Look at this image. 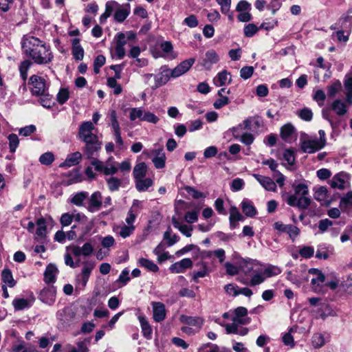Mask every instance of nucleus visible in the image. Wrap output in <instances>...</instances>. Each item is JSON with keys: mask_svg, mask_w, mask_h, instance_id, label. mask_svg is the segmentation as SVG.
Here are the masks:
<instances>
[{"mask_svg": "<svg viewBox=\"0 0 352 352\" xmlns=\"http://www.w3.org/2000/svg\"><path fill=\"white\" fill-rule=\"evenodd\" d=\"M22 47L25 53L37 64H46L53 58L50 46L34 36L25 37Z\"/></svg>", "mask_w": 352, "mask_h": 352, "instance_id": "nucleus-1", "label": "nucleus"}, {"mask_svg": "<svg viewBox=\"0 0 352 352\" xmlns=\"http://www.w3.org/2000/svg\"><path fill=\"white\" fill-rule=\"evenodd\" d=\"M8 141H9V146H10V151L11 153L15 152L19 143V138L18 136L14 133H11L8 137Z\"/></svg>", "mask_w": 352, "mask_h": 352, "instance_id": "nucleus-58", "label": "nucleus"}, {"mask_svg": "<svg viewBox=\"0 0 352 352\" xmlns=\"http://www.w3.org/2000/svg\"><path fill=\"white\" fill-rule=\"evenodd\" d=\"M72 228L77 230L78 240L83 241L89 235L93 228V223L88 220L82 223L74 225Z\"/></svg>", "mask_w": 352, "mask_h": 352, "instance_id": "nucleus-10", "label": "nucleus"}, {"mask_svg": "<svg viewBox=\"0 0 352 352\" xmlns=\"http://www.w3.org/2000/svg\"><path fill=\"white\" fill-rule=\"evenodd\" d=\"M95 263L91 261L82 262V267L80 274L76 276L77 287L83 289L87 285L91 272L95 267Z\"/></svg>", "mask_w": 352, "mask_h": 352, "instance_id": "nucleus-4", "label": "nucleus"}, {"mask_svg": "<svg viewBox=\"0 0 352 352\" xmlns=\"http://www.w3.org/2000/svg\"><path fill=\"white\" fill-rule=\"evenodd\" d=\"M138 320L140 323L143 336L147 339L151 338L153 330L146 317L144 316H139Z\"/></svg>", "mask_w": 352, "mask_h": 352, "instance_id": "nucleus-33", "label": "nucleus"}, {"mask_svg": "<svg viewBox=\"0 0 352 352\" xmlns=\"http://www.w3.org/2000/svg\"><path fill=\"white\" fill-rule=\"evenodd\" d=\"M56 318L63 323H67L72 320V318H73V315L71 313L70 309L68 307H65L57 311Z\"/></svg>", "mask_w": 352, "mask_h": 352, "instance_id": "nucleus-38", "label": "nucleus"}, {"mask_svg": "<svg viewBox=\"0 0 352 352\" xmlns=\"http://www.w3.org/2000/svg\"><path fill=\"white\" fill-rule=\"evenodd\" d=\"M54 160V155L51 152H46L39 157V162L43 165H50Z\"/></svg>", "mask_w": 352, "mask_h": 352, "instance_id": "nucleus-56", "label": "nucleus"}, {"mask_svg": "<svg viewBox=\"0 0 352 352\" xmlns=\"http://www.w3.org/2000/svg\"><path fill=\"white\" fill-rule=\"evenodd\" d=\"M1 280L5 285L13 287L16 281L13 278L12 272L9 269H4L1 272Z\"/></svg>", "mask_w": 352, "mask_h": 352, "instance_id": "nucleus-36", "label": "nucleus"}, {"mask_svg": "<svg viewBox=\"0 0 352 352\" xmlns=\"http://www.w3.org/2000/svg\"><path fill=\"white\" fill-rule=\"evenodd\" d=\"M34 301V298L32 300H28L25 298H16L12 301V305L15 310H22L25 308L30 307Z\"/></svg>", "mask_w": 352, "mask_h": 352, "instance_id": "nucleus-39", "label": "nucleus"}, {"mask_svg": "<svg viewBox=\"0 0 352 352\" xmlns=\"http://www.w3.org/2000/svg\"><path fill=\"white\" fill-rule=\"evenodd\" d=\"M144 109L142 108H131L129 110V119L131 121H135L139 119L140 121H142L144 116Z\"/></svg>", "mask_w": 352, "mask_h": 352, "instance_id": "nucleus-47", "label": "nucleus"}, {"mask_svg": "<svg viewBox=\"0 0 352 352\" xmlns=\"http://www.w3.org/2000/svg\"><path fill=\"white\" fill-rule=\"evenodd\" d=\"M164 239L168 241V245L171 246L179 241V236L176 234L171 236V229L168 228L164 234Z\"/></svg>", "mask_w": 352, "mask_h": 352, "instance_id": "nucleus-62", "label": "nucleus"}, {"mask_svg": "<svg viewBox=\"0 0 352 352\" xmlns=\"http://www.w3.org/2000/svg\"><path fill=\"white\" fill-rule=\"evenodd\" d=\"M71 252L75 256H89L94 252V246L89 242L83 244L82 247L73 245L70 248Z\"/></svg>", "mask_w": 352, "mask_h": 352, "instance_id": "nucleus-13", "label": "nucleus"}, {"mask_svg": "<svg viewBox=\"0 0 352 352\" xmlns=\"http://www.w3.org/2000/svg\"><path fill=\"white\" fill-rule=\"evenodd\" d=\"M331 109L338 116H344L348 111L346 103L340 99L335 100L331 104Z\"/></svg>", "mask_w": 352, "mask_h": 352, "instance_id": "nucleus-25", "label": "nucleus"}, {"mask_svg": "<svg viewBox=\"0 0 352 352\" xmlns=\"http://www.w3.org/2000/svg\"><path fill=\"white\" fill-rule=\"evenodd\" d=\"M225 327L226 333L228 334L234 333L240 336H245L248 334L249 329L246 327H236L234 324H221Z\"/></svg>", "mask_w": 352, "mask_h": 352, "instance_id": "nucleus-30", "label": "nucleus"}, {"mask_svg": "<svg viewBox=\"0 0 352 352\" xmlns=\"http://www.w3.org/2000/svg\"><path fill=\"white\" fill-rule=\"evenodd\" d=\"M293 188L294 194L287 197V204L300 209L307 208L311 204L310 198L307 197L309 192L307 186L305 184H298L294 185Z\"/></svg>", "mask_w": 352, "mask_h": 352, "instance_id": "nucleus-2", "label": "nucleus"}, {"mask_svg": "<svg viewBox=\"0 0 352 352\" xmlns=\"http://www.w3.org/2000/svg\"><path fill=\"white\" fill-rule=\"evenodd\" d=\"M192 261L190 258H183L170 265L169 270L172 273L179 274L184 272L186 269L191 268Z\"/></svg>", "mask_w": 352, "mask_h": 352, "instance_id": "nucleus-16", "label": "nucleus"}, {"mask_svg": "<svg viewBox=\"0 0 352 352\" xmlns=\"http://www.w3.org/2000/svg\"><path fill=\"white\" fill-rule=\"evenodd\" d=\"M328 196V190L324 186H320L318 188L315 193H314V198L320 201H326Z\"/></svg>", "mask_w": 352, "mask_h": 352, "instance_id": "nucleus-52", "label": "nucleus"}, {"mask_svg": "<svg viewBox=\"0 0 352 352\" xmlns=\"http://www.w3.org/2000/svg\"><path fill=\"white\" fill-rule=\"evenodd\" d=\"M82 159L81 153L76 151L69 154L65 160L60 164V167H71L78 164Z\"/></svg>", "mask_w": 352, "mask_h": 352, "instance_id": "nucleus-20", "label": "nucleus"}, {"mask_svg": "<svg viewBox=\"0 0 352 352\" xmlns=\"http://www.w3.org/2000/svg\"><path fill=\"white\" fill-rule=\"evenodd\" d=\"M184 24L190 28H196L199 25L197 17L194 14H190L184 20Z\"/></svg>", "mask_w": 352, "mask_h": 352, "instance_id": "nucleus-63", "label": "nucleus"}, {"mask_svg": "<svg viewBox=\"0 0 352 352\" xmlns=\"http://www.w3.org/2000/svg\"><path fill=\"white\" fill-rule=\"evenodd\" d=\"M258 29L259 28L255 24L249 23L244 27V29H243L244 34L247 37H252L255 34H256Z\"/></svg>", "mask_w": 352, "mask_h": 352, "instance_id": "nucleus-60", "label": "nucleus"}, {"mask_svg": "<svg viewBox=\"0 0 352 352\" xmlns=\"http://www.w3.org/2000/svg\"><path fill=\"white\" fill-rule=\"evenodd\" d=\"M349 207H352V191L348 192L340 201V208L342 211H345Z\"/></svg>", "mask_w": 352, "mask_h": 352, "instance_id": "nucleus-45", "label": "nucleus"}, {"mask_svg": "<svg viewBox=\"0 0 352 352\" xmlns=\"http://www.w3.org/2000/svg\"><path fill=\"white\" fill-rule=\"evenodd\" d=\"M197 266L201 267L200 270L193 272V280L195 282H198L199 278H204L210 274V269L205 261H200L196 264Z\"/></svg>", "mask_w": 352, "mask_h": 352, "instance_id": "nucleus-29", "label": "nucleus"}, {"mask_svg": "<svg viewBox=\"0 0 352 352\" xmlns=\"http://www.w3.org/2000/svg\"><path fill=\"white\" fill-rule=\"evenodd\" d=\"M138 264L152 272H157L159 270L158 266L153 261L145 258H139Z\"/></svg>", "mask_w": 352, "mask_h": 352, "instance_id": "nucleus-41", "label": "nucleus"}, {"mask_svg": "<svg viewBox=\"0 0 352 352\" xmlns=\"http://www.w3.org/2000/svg\"><path fill=\"white\" fill-rule=\"evenodd\" d=\"M94 129V124L90 121L82 122L79 126V139L85 143L98 139V137L93 133Z\"/></svg>", "mask_w": 352, "mask_h": 352, "instance_id": "nucleus-5", "label": "nucleus"}, {"mask_svg": "<svg viewBox=\"0 0 352 352\" xmlns=\"http://www.w3.org/2000/svg\"><path fill=\"white\" fill-rule=\"evenodd\" d=\"M265 280V276L263 274V268L255 270V274H254L248 284L253 287L261 284Z\"/></svg>", "mask_w": 352, "mask_h": 352, "instance_id": "nucleus-42", "label": "nucleus"}, {"mask_svg": "<svg viewBox=\"0 0 352 352\" xmlns=\"http://www.w3.org/2000/svg\"><path fill=\"white\" fill-rule=\"evenodd\" d=\"M160 48L164 53L162 56L166 59L173 60L177 56V54L173 52V45L170 41H164L160 45Z\"/></svg>", "mask_w": 352, "mask_h": 352, "instance_id": "nucleus-26", "label": "nucleus"}, {"mask_svg": "<svg viewBox=\"0 0 352 352\" xmlns=\"http://www.w3.org/2000/svg\"><path fill=\"white\" fill-rule=\"evenodd\" d=\"M280 272V269L275 265H269L265 268L263 267V274L264 276H265V278L276 276L279 274Z\"/></svg>", "mask_w": 352, "mask_h": 352, "instance_id": "nucleus-46", "label": "nucleus"}, {"mask_svg": "<svg viewBox=\"0 0 352 352\" xmlns=\"http://www.w3.org/2000/svg\"><path fill=\"white\" fill-rule=\"evenodd\" d=\"M341 30L346 32H351L352 30V16L343 14L339 19Z\"/></svg>", "mask_w": 352, "mask_h": 352, "instance_id": "nucleus-37", "label": "nucleus"}, {"mask_svg": "<svg viewBox=\"0 0 352 352\" xmlns=\"http://www.w3.org/2000/svg\"><path fill=\"white\" fill-rule=\"evenodd\" d=\"M166 160L165 154H160V156H154L152 162L156 168L160 169L165 166Z\"/></svg>", "mask_w": 352, "mask_h": 352, "instance_id": "nucleus-57", "label": "nucleus"}, {"mask_svg": "<svg viewBox=\"0 0 352 352\" xmlns=\"http://www.w3.org/2000/svg\"><path fill=\"white\" fill-rule=\"evenodd\" d=\"M69 98V91L67 88L60 89L57 96L56 100L60 104H65Z\"/></svg>", "mask_w": 352, "mask_h": 352, "instance_id": "nucleus-53", "label": "nucleus"}, {"mask_svg": "<svg viewBox=\"0 0 352 352\" xmlns=\"http://www.w3.org/2000/svg\"><path fill=\"white\" fill-rule=\"evenodd\" d=\"M107 184L110 191H116L121 186V180L116 177H111L107 179Z\"/></svg>", "mask_w": 352, "mask_h": 352, "instance_id": "nucleus-51", "label": "nucleus"}, {"mask_svg": "<svg viewBox=\"0 0 352 352\" xmlns=\"http://www.w3.org/2000/svg\"><path fill=\"white\" fill-rule=\"evenodd\" d=\"M344 85L346 89V102L351 105L352 104V78L346 80Z\"/></svg>", "mask_w": 352, "mask_h": 352, "instance_id": "nucleus-48", "label": "nucleus"}, {"mask_svg": "<svg viewBox=\"0 0 352 352\" xmlns=\"http://www.w3.org/2000/svg\"><path fill=\"white\" fill-rule=\"evenodd\" d=\"M170 78H171V76L169 71L156 75L155 76V87H158L165 85L169 80Z\"/></svg>", "mask_w": 352, "mask_h": 352, "instance_id": "nucleus-44", "label": "nucleus"}, {"mask_svg": "<svg viewBox=\"0 0 352 352\" xmlns=\"http://www.w3.org/2000/svg\"><path fill=\"white\" fill-rule=\"evenodd\" d=\"M56 297V289L54 286L43 288L39 293L38 298L43 303L50 306L52 305Z\"/></svg>", "mask_w": 352, "mask_h": 352, "instance_id": "nucleus-8", "label": "nucleus"}, {"mask_svg": "<svg viewBox=\"0 0 352 352\" xmlns=\"http://www.w3.org/2000/svg\"><path fill=\"white\" fill-rule=\"evenodd\" d=\"M300 148L303 153L311 154L321 150L323 147L318 142V139H307L301 140Z\"/></svg>", "mask_w": 352, "mask_h": 352, "instance_id": "nucleus-12", "label": "nucleus"}, {"mask_svg": "<svg viewBox=\"0 0 352 352\" xmlns=\"http://www.w3.org/2000/svg\"><path fill=\"white\" fill-rule=\"evenodd\" d=\"M148 171V166L144 162L138 163L133 168V176L134 180L144 178Z\"/></svg>", "mask_w": 352, "mask_h": 352, "instance_id": "nucleus-28", "label": "nucleus"}, {"mask_svg": "<svg viewBox=\"0 0 352 352\" xmlns=\"http://www.w3.org/2000/svg\"><path fill=\"white\" fill-rule=\"evenodd\" d=\"M325 280V276L322 274H319V275L316 276V277L313 278L311 280L312 288L315 292H320V289L318 288L322 285V284Z\"/></svg>", "mask_w": 352, "mask_h": 352, "instance_id": "nucleus-49", "label": "nucleus"}, {"mask_svg": "<svg viewBox=\"0 0 352 352\" xmlns=\"http://www.w3.org/2000/svg\"><path fill=\"white\" fill-rule=\"evenodd\" d=\"M280 138L287 143H292L296 139L295 127L291 123L284 124L280 131Z\"/></svg>", "mask_w": 352, "mask_h": 352, "instance_id": "nucleus-11", "label": "nucleus"}, {"mask_svg": "<svg viewBox=\"0 0 352 352\" xmlns=\"http://www.w3.org/2000/svg\"><path fill=\"white\" fill-rule=\"evenodd\" d=\"M135 230L134 226H122L120 228L119 235L125 239L129 236Z\"/></svg>", "mask_w": 352, "mask_h": 352, "instance_id": "nucleus-59", "label": "nucleus"}, {"mask_svg": "<svg viewBox=\"0 0 352 352\" xmlns=\"http://www.w3.org/2000/svg\"><path fill=\"white\" fill-rule=\"evenodd\" d=\"M299 254L303 258H309L314 254V248L311 246H303L300 249Z\"/></svg>", "mask_w": 352, "mask_h": 352, "instance_id": "nucleus-64", "label": "nucleus"}, {"mask_svg": "<svg viewBox=\"0 0 352 352\" xmlns=\"http://www.w3.org/2000/svg\"><path fill=\"white\" fill-rule=\"evenodd\" d=\"M72 53L76 60H81L83 59L84 50L80 44L79 38L72 40Z\"/></svg>", "mask_w": 352, "mask_h": 352, "instance_id": "nucleus-27", "label": "nucleus"}, {"mask_svg": "<svg viewBox=\"0 0 352 352\" xmlns=\"http://www.w3.org/2000/svg\"><path fill=\"white\" fill-rule=\"evenodd\" d=\"M263 268L258 261L256 260L245 261L243 266V271L246 275H250L251 274H255V270H261Z\"/></svg>", "mask_w": 352, "mask_h": 352, "instance_id": "nucleus-23", "label": "nucleus"}, {"mask_svg": "<svg viewBox=\"0 0 352 352\" xmlns=\"http://www.w3.org/2000/svg\"><path fill=\"white\" fill-rule=\"evenodd\" d=\"M312 344L315 349L322 347L325 344V339L322 333H316L312 336Z\"/></svg>", "mask_w": 352, "mask_h": 352, "instance_id": "nucleus-50", "label": "nucleus"}, {"mask_svg": "<svg viewBox=\"0 0 352 352\" xmlns=\"http://www.w3.org/2000/svg\"><path fill=\"white\" fill-rule=\"evenodd\" d=\"M333 254V248L320 245L318 248L316 257L318 259H327Z\"/></svg>", "mask_w": 352, "mask_h": 352, "instance_id": "nucleus-40", "label": "nucleus"}, {"mask_svg": "<svg viewBox=\"0 0 352 352\" xmlns=\"http://www.w3.org/2000/svg\"><path fill=\"white\" fill-rule=\"evenodd\" d=\"M153 318L157 322H160L166 318V310L165 305L160 302H152Z\"/></svg>", "mask_w": 352, "mask_h": 352, "instance_id": "nucleus-14", "label": "nucleus"}, {"mask_svg": "<svg viewBox=\"0 0 352 352\" xmlns=\"http://www.w3.org/2000/svg\"><path fill=\"white\" fill-rule=\"evenodd\" d=\"M221 7V12L223 14H228L231 7V0H216Z\"/></svg>", "mask_w": 352, "mask_h": 352, "instance_id": "nucleus-61", "label": "nucleus"}, {"mask_svg": "<svg viewBox=\"0 0 352 352\" xmlns=\"http://www.w3.org/2000/svg\"><path fill=\"white\" fill-rule=\"evenodd\" d=\"M36 225L37 229L36 230V238L44 239L47 234V225L46 221L44 218L41 217L36 220Z\"/></svg>", "mask_w": 352, "mask_h": 352, "instance_id": "nucleus-31", "label": "nucleus"}, {"mask_svg": "<svg viewBox=\"0 0 352 352\" xmlns=\"http://www.w3.org/2000/svg\"><path fill=\"white\" fill-rule=\"evenodd\" d=\"M253 177L258 182L268 191H275L276 188V183L268 177L263 176L259 174H254Z\"/></svg>", "mask_w": 352, "mask_h": 352, "instance_id": "nucleus-18", "label": "nucleus"}, {"mask_svg": "<svg viewBox=\"0 0 352 352\" xmlns=\"http://www.w3.org/2000/svg\"><path fill=\"white\" fill-rule=\"evenodd\" d=\"M130 12L126 8H118L114 13V19L119 23L123 22L129 16Z\"/></svg>", "mask_w": 352, "mask_h": 352, "instance_id": "nucleus-43", "label": "nucleus"}, {"mask_svg": "<svg viewBox=\"0 0 352 352\" xmlns=\"http://www.w3.org/2000/svg\"><path fill=\"white\" fill-rule=\"evenodd\" d=\"M241 208L243 213L250 217H252L256 215V210L254 207L252 203L247 199L243 200L241 202Z\"/></svg>", "mask_w": 352, "mask_h": 352, "instance_id": "nucleus-35", "label": "nucleus"}, {"mask_svg": "<svg viewBox=\"0 0 352 352\" xmlns=\"http://www.w3.org/2000/svg\"><path fill=\"white\" fill-rule=\"evenodd\" d=\"M229 220L230 228L233 230L238 226L239 221H243L244 220V217L239 212L237 208H236L235 206H232L230 210Z\"/></svg>", "mask_w": 352, "mask_h": 352, "instance_id": "nucleus-22", "label": "nucleus"}, {"mask_svg": "<svg viewBox=\"0 0 352 352\" xmlns=\"http://www.w3.org/2000/svg\"><path fill=\"white\" fill-rule=\"evenodd\" d=\"M91 164L94 166L96 171L103 172L106 175H113L118 171L117 162L114 161L113 157H109L105 164L98 159L91 160Z\"/></svg>", "mask_w": 352, "mask_h": 352, "instance_id": "nucleus-3", "label": "nucleus"}, {"mask_svg": "<svg viewBox=\"0 0 352 352\" xmlns=\"http://www.w3.org/2000/svg\"><path fill=\"white\" fill-rule=\"evenodd\" d=\"M219 60V57L217 52L214 50H210L206 52L201 65L206 69L209 70L211 69L212 66L217 63Z\"/></svg>", "mask_w": 352, "mask_h": 352, "instance_id": "nucleus-15", "label": "nucleus"}, {"mask_svg": "<svg viewBox=\"0 0 352 352\" xmlns=\"http://www.w3.org/2000/svg\"><path fill=\"white\" fill-rule=\"evenodd\" d=\"M107 85L111 89H113V93L116 95L120 94L122 91L121 85L117 82L116 79L114 78H109L107 79Z\"/></svg>", "mask_w": 352, "mask_h": 352, "instance_id": "nucleus-55", "label": "nucleus"}, {"mask_svg": "<svg viewBox=\"0 0 352 352\" xmlns=\"http://www.w3.org/2000/svg\"><path fill=\"white\" fill-rule=\"evenodd\" d=\"M231 81L232 77L230 73L227 70H223L221 72H219L213 79V82L217 87H222L226 85H229Z\"/></svg>", "mask_w": 352, "mask_h": 352, "instance_id": "nucleus-19", "label": "nucleus"}, {"mask_svg": "<svg viewBox=\"0 0 352 352\" xmlns=\"http://www.w3.org/2000/svg\"><path fill=\"white\" fill-rule=\"evenodd\" d=\"M102 205V195L100 192L96 191L91 195L87 209L91 212H95L101 208Z\"/></svg>", "mask_w": 352, "mask_h": 352, "instance_id": "nucleus-17", "label": "nucleus"}, {"mask_svg": "<svg viewBox=\"0 0 352 352\" xmlns=\"http://www.w3.org/2000/svg\"><path fill=\"white\" fill-rule=\"evenodd\" d=\"M172 223L173 226L179 230L184 235L187 237H190L192 235V227L188 226L180 222L176 217H173Z\"/></svg>", "mask_w": 352, "mask_h": 352, "instance_id": "nucleus-24", "label": "nucleus"}, {"mask_svg": "<svg viewBox=\"0 0 352 352\" xmlns=\"http://www.w3.org/2000/svg\"><path fill=\"white\" fill-rule=\"evenodd\" d=\"M88 193L85 192H80L74 195L72 199V203L78 206H82L83 201L87 197Z\"/></svg>", "mask_w": 352, "mask_h": 352, "instance_id": "nucleus-54", "label": "nucleus"}, {"mask_svg": "<svg viewBox=\"0 0 352 352\" xmlns=\"http://www.w3.org/2000/svg\"><path fill=\"white\" fill-rule=\"evenodd\" d=\"M58 272V270L56 266L53 265H49L44 274V280L47 283H54L56 280V276Z\"/></svg>", "mask_w": 352, "mask_h": 352, "instance_id": "nucleus-34", "label": "nucleus"}, {"mask_svg": "<svg viewBox=\"0 0 352 352\" xmlns=\"http://www.w3.org/2000/svg\"><path fill=\"white\" fill-rule=\"evenodd\" d=\"M349 180L350 176L348 173L345 172H340L333 177L330 181V186L333 188L343 190L349 186Z\"/></svg>", "mask_w": 352, "mask_h": 352, "instance_id": "nucleus-7", "label": "nucleus"}, {"mask_svg": "<svg viewBox=\"0 0 352 352\" xmlns=\"http://www.w3.org/2000/svg\"><path fill=\"white\" fill-rule=\"evenodd\" d=\"M30 85L32 94L34 96H38L43 95L47 90V85L44 78L37 75L31 76Z\"/></svg>", "mask_w": 352, "mask_h": 352, "instance_id": "nucleus-6", "label": "nucleus"}, {"mask_svg": "<svg viewBox=\"0 0 352 352\" xmlns=\"http://www.w3.org/2000/svg\"><path fill=\"white\" fill-rule=\"evenodd\" d=\"M179 320L184 324L196 327L197 330L200 329L204 324V320L200 317L182 315L179 317Z\"/></svg>", "mask_w": 352, "mask_h": 352, "instance_id": "nucleus-21", "label": "nucleus"}, {"mask_svg": "<svg viewBox=\"0 0 352 352\" xmlns=\"http://www.w3.org/2000/svg\"><path fill=\"white\" fill-rule=\"evenodd\" d=\"M135 188L139 192H145L148 190L149 187L153 184V180L151 178H141L135 180Z\"/></svg>", "mask_w": 352, "mask_h": 352, "instance_id": "nucleus-32", "label": "nucleus"}, {"mask_svg": "<svg viewBox=\"0 0 352 352\" xmlns=\"http://www.w3.org/2000/svg\"><path fill=\"white\" fill-rule=\"evenodd\" d=\"M101 145L102 143L99 141V139L93 140L92 142H85L83 151L87 158L91 160L97 159L95 156L100 150Z\"/></svg>", "mask_w": 352, "mask_h": 352, "instance_id": "nucleus-9", "label": "nucleus"}]
</instances>
